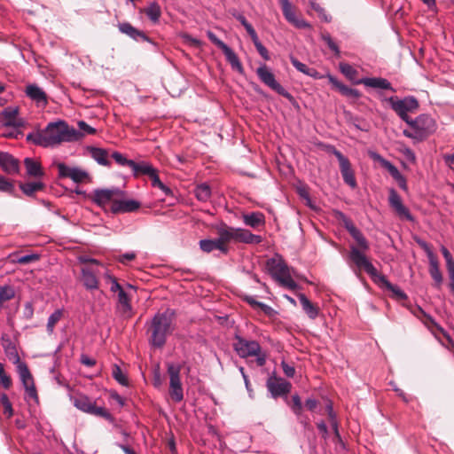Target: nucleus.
<instances>
[{"instance_id":"13d9d810","label":"nucleus","mask_w":454,"mask_h":454,"mask_svg":"<svg viewBox=\"0 0 454 454\" xmlns=\"http://www.w3.org/2000/svg\"><path fill=\"white\" fill-rule=\"evenodd\" d=\"M0 401L4 406V412L7 416V418H11L13 415V409L12 403L10 402L8 395L6 394H2L0 396Z\"/></svg>"},{"instance_id":"393cba45","label":"nucleus","mask_w":454,"mask_h":454,"mask_svg":"<svg viewBox=\"0 0 454 454\" xmlns=\"http://www.w3.org/2000/svg\"><path fill=\"white\" fill-rule=\"evenodd\" d=\"M81 279L83 286L88 290H97L98 288V279L95 271L90 268H82L81 272Z\"/></svg>"},{"instance_id":"473e14b6","label":"nucleus","mask_w":454,"mask_h":454,"mask_svg":"<svg viewBox=\"0 0 454 454\" xmlns=\"http://www.w3.org/2000/svg\"><path fill=\"white\" fill-rule=\"evenodd\" d=\"M74 405L80 411L90 413L95 401H92L85 395H77L72 397Z\"/></svg>"},{"instance_id":"f03ea898","label":"nucleus","mask_w":454,"mask_h":454,"mask_svg":"<svg viewBox=\"0 0 454 454\" xmlns=\"http://www.w3.org/2000/svg\"><path fill=\"white\" fill-rule=\"evenodd\" d=\"M175 316L174 309H166L153 317L148 329L149 342L153 347L160 348L166 344L168 337L175 331Z\"/></svg>"},{"instance_id":"412c9836","label":"nucleus","mask_w":454,"mask_h":454,"mask_svg":"<svg viewBox=\"0 0 454 454\" xmlns=\"http://www.w3.org/2000/svg\"><path fill=\"white\" fill-rule=\"evenodd\" d=\"M140 206L141 204L137 200H123V197H119L110 210L114 214L130 213L139 209Z\"/></svg>"},{"instance_id":"dca6fc26","label":"nucleus","mask_w":454,"mask_h":454,"mask_svg":"<svg viewBox=\"0 0 454 454\" xmlns=\"http://www.w3.org/2000/svg\"><path fill=\"white\" fill-rule=\"evenodd\" d=\"M388 203L390 207L400 218L410 222L414 221V217L410 210L403 205L401 196L393 188L389 190Z\"/></svg>"},{"instance_id":"a19ab883","label":"nucleus","mask_w":454,"mask_h":454,"mask_svg":"<svg viewBox=\"0 0 454 454\" xmlns=\"http://www.w3.org/2000/svg\"><path fill=\"white\" fill-rule=\"evenodd\" d=\"M211 188L207 183L198 184L194 190L195 197L198 200L206 202L211 197Z\"/></svg>"},{"instance_id":"6e6552de","label":"nucleus","mask_w":454,"mask_h":454,"mask_svg":"<svg viewBox=\"0 0 454 454\" xmlns=\"http://www.w3.org/2000/svg\"><path fill=\"white\" fill-rule=\"evenodd\" d=\"M324 148L328 153H333L338 159L344 183L350 188L355 189L357 186V183L349 160L332 145H325Z\"/></svg>"},{"instance_id":"de8ad7c7","label":"nucleus","mask_w":454,"mask_h":454,"mask_svg":"<svg viewBox=\"0 0 454 454\" xmlns=\"http://www.w3.org/2000/svg\"><path fill=\"white\" fill-rule=\"evenodd\" d=\"M89 414L104 418L105 419L111 423L114 422V418L113 417V415L106 408L97 407L96 403H94L92 409L90 410V412Z\"/></svg>"},{"instance_id":"1a4fd4ad","label":"nucleus","mask_w":454,"mask_h":454,"mask_svg":"<svg viewBox=\"0 0 454 454\" xmlns=\"http://www.w3.org/2000/svg\"><path fill=\"white\" fill-rule=\"evenodd\" d=\"M387 101L389 102L391 108L406 123L411 119L408 114L415 112L419 106V101L413 96H408L402 99H399L396 97H390Z\"/></svg>"},{"instance_id":"603ef678","label":"nucleus","mask_w":454,"mask_h":454,"mask_svg":"<svg viewBox=\"0 0 454 454\" xmlns=\"http://www.w3.org/2000/svg\"><path fill=\"white\" fill-rule=\"evenodd\" d=\"M112 374H113L114 379L121 385H122V386L129 385V380H128L127 376L122 372L121 369L117 364L114 365Z\"/></svg>"},{"instance_id":"b1692460","label":"nucleus","mask_w":454,"mask_h":454,"mask_svg":"<svg viewBox=\"0 0 454 454\" xmlns=\"http://www.w3.org/2000/svg\"><path fill=\"white\" fill-rule=\"evenodd\" d=\"M199 245L200 248L205 253H211L214 250H219L224 254L229 253L228 246H223L218 238L215 239H201L200 240Z\"/></svg>"},{"instance_id":"09e8293b","label":"nucleus","mask_w":454,"mask_h":454,"mask_svg":"<svg viewBox=\"0 0 454 454\" xmlns=\"http://www.w3.org/2000/svg\"><path fill=\"white\" fill-rule=\"evenodd\" d=\"M12 386L11 376L5 372L4 364L0 362V387L8 390Z\"/></svg>"},{"instance_id":"37998d69","label":"nucleus","mask_w":454,"mask_h":454,"mask_svg":"<svg viewBox=\"0 0 454 454\" xmlns=\"http://www.w3.org/2000/svg\"><path fill=\"white\" fill-rule=\"evenodd\" d=\"M326 412L328 414L329 422L331 424V427L334 432V434L336 437L340 438V433H339V423L337 420L336 413L333 411V403L329 402L326 405Z\"/></svg>"},{"instance_id":"bf43d9fd","label":"nucleus","mask_w":454,"mask_h":454,"mask_svg":"<svg viewBox=\"0 0 454 454\" xmlns=\"http://www.w3.org/2000/svg\"><path fill=\"white\" fill-rule=\"evenodd\" d=\"M14 185L6 177L0 175V192L12 194L14 192Z\"/></svg>"},{"instance_id":"4d7b16f0","label":"nucleus","mask_w":454,"mask_h":454,"mask_svg":"<svg viewBox=\"0 0 454 454\" xmlns=\"http://www.w3.org/2000/svg\"><path fill=\"white\" fill-rule=\"evenodd\" d=\"M340 70L346 77L350 80L354 79L357 74V71L348 63H340Z\"/></svg>"},{"instance_id":"49530a36","label":"nucleus","mask_w":454,"mask_h":454,"mask_svg":"<svg viewBox=\"0 0 454 454\" xmlns=\"http://www.w3.org/2000/svg\"><path fill=\"white\" fill-rule=\"evenodd\" d=\"M291 63L293 66L301 73L305 74L309 76L315 77L317 74V71L315 69L308 67L305 64L299 61L294 57L290 58Z\"/></svg>"},{"instance_id":"ea45409f","label":"nucleus","mask_w":454,"mask_h":454,"mask_svg":"<svg viewBox=\"0 0 454 454\" xmlns=\"http://www.w3.org/2000/svg\"><path fill=\"white\" fill-rule=\"evenodd\" d=\"M20 188L24 194L27 196H33L36 192L42 191L44 188V184L43 182H29L25 184H20Z\"/></svg>"},{"instance_id":"69168bd1","label":"nucleus","mask_w":454,"mask_h":454,"mask_svg":"<svg viewBox=\"0 0 454 454\" xmlns=\"http://www.w3.org/2000/svg\"><path fill=\"white\" fill-rule=\"evenodd\" d=\"M137 257V254L135 252H127L121 254H119L115 257V260L121 264H128L129 262L135 260Z\"/></svg>"},{"instance_id":"f3484780","label":"nucleus","mask_w":454,"mask_h":454,"mask_svg":"<svg viewBox=\"0 0 454 454\" xmlns=\"http://www.w3.org/2000/svg\"><path fill=\"white\" fill-rule=\"evenodd\" d=\"M281 4L283 15L286 20L298 28H307L310 25L302 19H298L294 12V7L289 0H279Z\"/></svg>"},{"instance_id":"a878e982","label":"nucleus","mask_w":454,"mask_h":454,"mask_svg":"<svg viewBox=\"0 0 454 454\" xmlns=\"http://www.w3.org/2000/svg\"><path fill=\"white\" fill-rule=\"evenodd\" d=\"M236 232V242L245 244H260L262 241V238L260 235L253 234L247 229L237 228Z\"/></svg>"},{"instance_id":"aec40b11","label":"nucleus","mask_w":454,"mask_h":454,"mask_svg":"<svg viewBox=\"0 0 454 454\" xmlns=\"http://www.w3.org/2000/svg\"><path fill=\"white\" fill-rule=\"evenodd\" d=\"M2 347L7 358L13 364H17L20 360L16 343L11 339L7 333H3L1 336Z\"/></svg>"},{"instance_id":"680f3d73","label":"nucleus","mask_w":454,"mask_h":454,"mask_svg":"<svg viewBox=\"0 0 454 454\" xmlns=\"http://www.w3.org/2000/svg\"><path fill=\"white\" fill-rule=\"evenodd\" d=\"M441 252L446 262V269L447 271H450V270H454V259L450 254V252L447 249L446 247H441Z\"/></svg>"},{"instance_id":"c85d7f7f","label":"nucleus","mask_w":454,"mask_h":454,"mask_svg":"<svg viewBox=\"0 0 454 454\" xmlns=\"http://www.w3.org/2000/svg\"><path fill=\"white\" fill-rule=\"evenodd\" d=\"M243 223L251 228L256 229L265 224V216L262 212H252L242 215Z\"/></svg>"},{"instance_id":"7ed1b4c3","label":"nucleus","mask_w":454,"mask_h":454,"mask_svg":"<svg viewBox=\"0 0 454 454\" xmlns=\"http://www.w3.org/2000/svg\"><path fill=\"white\" fill-rule=\"evenodd\" d=\"M349 258L356 267L364 270L378 286L386 287L400 300L407 299L406 294L397 286L391 284L384 275L380 274L366 255L360 252L356 247L352 246L350 247Z\"/></svg>"},{"instance_id":"c03bdc74","label":"nucleus","mask_w":454,"mask_h":454,"mask_svg":"<svg viewBox=\"0 0 454 454\" xmlns=\"http://www.w3.org/2000/svg\"><path fill=\"white\" fill-rule=\"evenodd\" d=\"M349 234L352 236V238L356 240L357 245L360 247V248L363 250L362 253L364 254V251H366L369 249V243L365 237L363 235L360 230H358L356 227L353 229ZM361 252V250H359Z\"/></svg>"},{"instance_id":"e433bc0d","label":"nucleus","mask_w":454,"mask_h":454,"mask_svg":"<svg viewBox=\"0 0 454 454\" xmlns=\"http://www.w3.org/2000/svg\"><path fill=\"white\" fill-rule=\"evenodd\" d=\"M90 156L102 166H110V161L107 159V151L98 147H89L88 148Z\"/></svg>"},{"instance_id":"0e129e2a","label":"nucleus","mask_w":454,"mask_h":454,"mask_svg":"<svg viewBox=\"0 0 454 454\" xmlns=\"http://www.w3.org/2000/svg\"><path fill=\"white\" fill-rule=\"evenodd\" d=\"M292 405H291V409L293 411V412L300 417L301 415V411H302V403H301V398L298 395H294L292 396Z\"/></svg>"},{"instance_id":"423d86ee","label":"nucleus","mask_w":454,"mask_h":454,"mask_svg":"<svg viewBox=\"0 0 454 454\" xmlns=\"http://www.w3.org/2000/svg\"><path fill=\"white\" fill-rule=\"evenodd\" d=\"M233 348L241 358L254 356L258 366H263L266 364V354L256 340H248L236 335Z\"/></svg>"},{"instance_id":"6e6d98bb","label":"nucleus","mask_w":454,"mask_h":454,"mask_svg":"<svg viewBox=\"0 0 454 454\" xmlns=\"http://www.w3.org/2000/svg\"><path fill=\"white\" fill-rule=\"evenodd\" d=\"M322 40L328 45V47L334 52L336 56H340V48L338 44L333 40L332 36L328 33L321 35Z\"/></svg>"},{"instance_id":"c756f323","label":"nucleus","mask_w":454,"mask_h":454,"mask_svg":"<svg viewBox=\"0 0 454 454\" xmlns=\"http://www.w3.org/2000/svg\"><path fill=\"white\" fill-rule=\"evenodd\" d=\"M297 296L307 316L310 319H316L319 314V308L312 303L304 294H298Z\"/></svg>"},{"instance_id":"79ce46f5","label":"nucleus","mask_w":454,"mask_h":454,"mask_svg":"<svg viewBox=\"0 0 454 454\" xmlns=\"http://www.w3.org/2000/svg\"><path fill=\"white\" fill-rule=\"evenodd\" d=\"M149 178L151 179V183H152V186L153 187H156V188H159L160 190L162 191V192L166 195V196H169V195H172L173 192H172V190L167 186L166 184H164L160 177H159V175H158V170L155 168V170L150 175Z\"/></svg>"},{"instance_id":"39448f33","label":"nucleus","mask_w":454,"mask_h":454,"mask_svg":"<svg viewBox=\"0 0 454 454\" xmlns=\"http://www.w3.org/2000/svg\"><path fill=\"white\" fill-rule=\"evenodd\" d=\"M105 278L110 284V291L117 294L116 314L123 320L130 319L134 316L131 297L127 293L125 287L119 284L115 277L106 273Z\"/></svg>"},{"instance_id":"0eeeda50","label":"nucleus","mask_w":454,"mask_h":454,"mask_svg":"<svg viewBox=\"0 0 454 454\" xmlns=\"http://www.w3.org/2000/svg\"><path fill=\"white\" fill-rule=\"evenodd\" d=\"M267 268L271 277L284 287L290 290L298 288L297 283L291 276L289 267L282 258H271L268 260Z\"/></svg>"},{"instance_id":"2f4dec72","label":"nucleus","mask_w":454,"mask_h":454,"mask_svg":"<svg viewBox=\"0 0 454 454\" xmlns=\"http://www.w3.org/2000/svg\"><path fill=\"white\" fill-rule=\"evenodd\" d=\"M223 54L225 55V58L227 61L230 63L231 68L233 70H236L240 74H244V67L238 57V55L233 51L232 49H231L229 46H226L223 50Z\"/></svg>"},{"instance_id":"774afa93","label":"nucleus","mask_w":454,"mask_h":454,"mask_svg":"<svg viewBox=\"0 0 454 454\" xmlns=\"http://www.w3.org/2000/svg\"><path fill=\"white\" fill-rule=\"evenodd\" d=\"M207 35L208 39L213 43L215 45H216L218 48H220L222 51L228 46L225 43H223L222 40H220L213 32L207 31Z\"/></svg>"},{"instance_id":"2eb2a0df","label":"nucleus","mask_w":454,"mask_h":454,"mask_svg":"<svg viewBox=\"0 0 454 454\" xmlns=\"http://www.w3.org/2000/svg\"><path fill=\"white\" fill-rule=\"evenodd\" d=\"M59 178H70L74 183H82L89 179V174L76 167H69L65 163L59 162L57 164Z\"/></svg>"},{"instance_id":"5fc2aeb1","label":"nucleus","mask_w":454,"mask_h":454,"mask_svg":"<svg viewBox=\"0 0 454 454\" xmlns=\"http://www.w3.org/2000/svg\"><path fill=\"white\" fill-rule=\"evenodd\" d=\"M232 15L242 24V26L245 27V29L247 30V32L250 35V37L253 35L256 34L253 26L247 20V19L245 18V16L243 14L235 12H233Z\"/></svg>"},{"instance_id":"6ab92c4d","label":"nucleus","mask_w":454,"mask_h":454,"mask_svg":"<svg viewBox=\"0 0 454 454\" xmlns=\"http://www.w3.org/2000/svg\"><path fill=\"white\" fill-rule=\"evenodd\" d=\"M267 388L272 397L277 398L288 394L291 390V384L282 379L270 378L267 380Z\"/></svg>"},{"instance_id":"4be33fe9","label":"nucleus","mask_w":454,"mask_h":454,"mask_svg":"<svg viewBox=\"0 0 454 454\" xmlns=\"http://www.w3.org/2000/svg\"><path fill=\"white\" fill-rule=\"evenodd\" d=\"M0 168L8 175L20 172V161L12 154L0 152Z\"/></svg>"},{"instance_id":"f8f14e48","label":"nucleus","mask_w":454,"mask_h":454,"mask_svg":"<svg viewBox=\"0 0 454 454\" xmlns=\"http://www.w3.org/2000/svg\"><path fill=\"white\" fill-rule=\"evenodd\" d=\"M256 74L260 81L272 90L276 91L288 100H292L294 98L293 96L279 82H277L274 74L265 64H262L256 69Z\"/></svg>"},{"instance_id":"a211bd4d","label":"nucleus","mask_w":454,"mask_h":454,"mask_svg":"<svg viewBox=\"0 0 454 454\" xmlns=\"http://www.w3.org/2000/svg\"><path fill=\"white\" fill-rule=\"evenodd\" d=\"M25 93L38 107H45L48 105L47 94L37 84L32 83L27 85Z\"/></svg>"},{"instance_id":"e2e57ef3","label":"nucleus","mask_w":454,"mask_h":454,"mask_svg":"<svg viewBox=\"0 0 454 454\" xmlns=\"http://www.w3.org/2000/svg\"><path fill=\"white\" fill-rule=\"evenodd\" d=\"M310 5H311V8L317 12L319 18L325 21V22H329L331 21V17H329L327 14H326V12L325 10L320 6L319 4L314 2V1H311L310 2Z\"/></svg>"},{"instance_id":"9b49d317","label":"nucleus","mask_w":454,"mask_h":454,"mask_svg":"<svg viewBox=\"0 0 454 454\" xmlns=\"http://www.w3.org/2000/svg\"><path fill=\"white\" fill-rule=\"evenodd\" d=\"M181 365L168 364L167 372L169 376V395L175 403H180L184 399V389L181 382Z\"/></svg>"},{"instance_id":"5701e85b","label":"nucleus","mask_w":454,"mask_h":454,"mask_svg":"<svg viewBox=\"0 0 454 454\" xmlns=\"http://www.w3.org/2000/svg\"><path fill=\"white\" fill-rule=\"evenodd\" d=\"M237 228L228 226L226 223H221L216 226L218 239L223 246H227L231 241L236 242Z\"/></svg>"},{"instance_id":"052dcab7","label":"nucleus","mask_w":454,"mask_h":454,"mask_svg":"<svg viewBox=\"0 0 454 454\" xmlns=\"http://www.w3.org/2000/svg\"><path fill=\"white\" fill-rule=\"evenodd\" d=\"M112 158L115 160V162L121 166H128L131 168V165L134 164V160H128L123 154L119 152H114L112 153Z\"/></svg>"},{"instance_id":"8fccbe9b","label":"nucleus","mask_w":454,"mask_h":454,"mask_svg":"<svg viewBox=\"0 0 454 454\" xmlns=\"http://www.w3.org/2000/svg\"><path fill=\"white\" fill-rule=\"evenodd\" d=\"M15 296V291L11 286H0V306Z\"/></svg>"},{"instance_id":"c9c22d12","label":"nucleus","mask_w":454,"mask_h":454,"mask_svg":"<svg viewBox=\"0 0 454 454\" xmlns=\"http://www.w3.org/2000/svg\"><path fill=\"white\" fill-rule=\"evenodd\" d=\"M330 82L343 95L354 98H357L360 93L357 90L348 87L342 82H339L335 77L329 76Z\"/></svg>"},{"instance_id":"4c0bfd02","label":"nucleus","mask_w":454,"mask_h":454,"mask_svg":"<svg viewBox=\"0 0 454 454\" xmlns=\"http://www.w3.org/2000/svg\"><path fill=\"white\" fill-rule=\"evenodd\" d=\"M130 168L133 170L134 176L146 175L150 176V175L155 170V168L146 161H134V164L131 165Z\"/></svg>"},{"instance_id":"72a5a7b5","label":"nucleus","mask_w":454,"mask_h":454,"mask_svg":"<svg viewBox=\"0 0 454 454\" xmlns=\"http://www.w3.org/2000/svg\"><path fill=\"white\" fill-rule=\"evenodd\" d=\"M370 155L373 160L380 162V165L389 172V174L395 180L397 179L402 175L398 168L394 164H392L389 160L384 159L379 153H371Z\"/></svg>"},{"instance_id":"58836bf2","label":"nucleus","mask_w":454,"mask_h":454,"mask_svg":"<svg viewBox=\"0 0 454 454\" xmlns=\"http://www.w3.org/2000/svg\"><path fill=\"white\" fill-rule=\"evenodd\" d=\"M145 15L153 23H158L161 16V9L158 3L153 2L144 10Z\"/></svg>"},{"instance_id":"f704fd0d","label":"nucleus","mask_w":454,"mask_h":454,"mask_svg":"<svg viewBox=\"0 0 454 454\" xmlns=\"http://www.w3.org/2000/svg\"><path fill=\"white\" fill-rule=\"evenodd\" d=\"M361 83L371 88H379L395 91L391 83L387 79L381 77L364 78L361 81Z\"/></svg>"},{"instance_id":"f257e3e1","label":"nucleus","mask_w":454,"mask_h":454,"mask_svg":"<svg viewBox=\"0 0 454 454\" xmlns=\"http://www.w3.org/2000/svg\"><path fill=\"white\" fill-rule=\"evenodd\" d=\"M27 140L43 147H54L62 143L81 140V134L65 121L49 122L47 126L36 132L29 133Z\"/></svg>"},{"instance_id":"4468645a","label":"nucleus","mask_w":454,"mask_h":454,"mask_svg":"<svg viewBox=\"0 0 454 454\" xmlns=\"http://www.w3.org/2000/svg\"><path fill=\"white\" fill-rule=\"evenodd\" d=\"M425 250L428 262H429V274L434 281V286L439 288L443 281L442 274L440 270L439 261L436 254L432 251L429 246L426 242L419 243Z\"/></svg>"},{"instance_id":"3c124183","label":"nucleus","mask_w":454,"mask_h":454,"mask_svg":"<svg viewBox=\"0 0 454 454\" xmlns=\"http://www.w3.org/2000/svg\"><path fill=\"white\" fill-rule=\"evenodd\" d=\"M251 39L257 50V51L259 52V54L261 55V57L264 59V60H269L270 59V54H269V51L268 50L266 49V47H264L262 45V43L260 42L259 38H258V35L257 34L255 35H253L251 36Z\"/></svg>"},{"instance_id":"20e7f679","label":"nucleus","mask_w":454,"mask_h":454,"mask_svg":"<svg viewBox=\"0 0 454 454\" xmlns=\"http://www.w3.org/2000/svg\"><path fill=\"white\" fill-rule=\"evenodd\" d=\"M411 129H404L403 134L416 142L426 140L436 131L435 120L429 114H422L407 122Z\"/></svg>"},{"instance_id":"a18cd8bd","label":"nucleus","mask_w":454,"mask_h":454,"mask_svg":"<svg viewBox=\"0 0 454 454\" xmlns=\"http://www.w3.org/2000/svg\"><path fill=\"white\" fill-rule=\"evenodd\" d=\"M63 309H56L48 318L47 322V332L52 333L54 332L55 325L63 317Z\"/></svg>"},{"instance_id":"ddd939ff","label":"nucleus","mask_w":454,"mask_h":454,"mask_svg":"<svg viewBox=\"0 0 454 454\" xmlns=\"http://www.w3.org/2000/svg\"><path fill=\"white\" fill-rule=\"evenodd\" d=\"M124 192L119 188L97 189L93 192L92 200L101 207L113 206L119 197H123Z\"/></svg>"},{"instance_id":"864d4df0","label":"nucleus","mask_w":454,"mask_h":454,"mask_svg":"<svg viewBox=\"0 0 454 454\" xmlns=\"http://www.w3.org/2000/svg\"><path fill=\"white\" fill-rule=\"evenodd\" d=\"M77 126L79 128V130H77V132L81 134V139L84 137L86 135H94L97 132L96 129L90 126L84 121H79L77 122Z\"/></svg>"},{"instance_id":"9d476101","label":"nucleus","mask_w":454,"mask_h":454,"mask_svg":"<svg viewBox=\"0 0 454 454\" xmlns=\"http://www.w3.org/2000/svg\"><path fill=\"white\" fill-rule=\"evenodd\" d=\"M16 365V372L24 387L26 395L35 403H39V396L35 384L34 377L26 362H20Z\"/></svg>"},{"instance_id":"338daca9","label":"nucleus","mask_w":454,"mask_h":454,"mask_svg":"<svg viewBox=\"0 0 454 454\" xmlns=\"http://www.w3.org/2000/svg\"><path fill=\"white\" fill-rule=\"evenodd\" d=\"M39 260V255L36 254H26L17 258L14 262L19 264H27Z\"/></svg>"},{"instance_id":"cd10ccee","label":"nucleus","mask_w":454,"mask_h":454,"mask_svg":"<svg viewBox=\"0 0 454 454\" xmlns=\"http://www.w3.org/2000/svg\"><path fill=\"white\" fill-rule=\"evenodd\" d=\"M119 30L122 33L129 36L130 38L134 40H143L147 41L148 37L145 35V34L143 31H140L134 27L129 22H123L120 23L118 25Z\"/></svg>"},{"instance_id":"7c9ffc66","label":"nucleus","mask_w":454,"mask_h":454,"mask_svg":"<svg viewBox=\"0 0 454 454\" xmlns=\"http://www.w3.org/2000/svg\"><path fill=\"white\" fill-rule=\"evenodd\" d=\"M27 174L32 177H42L44 175L42 165L39 161L32 159L26 158L24 160Z\"/></svg>"},{"instance_id":"bb28decb","label":"nucleus","mask_w":454,"mask_h":454,"mask_svg":"<svg viewBox=\"0 0 454 454\" xmlns=\"http://www.w3.org/2000/svg\"><path fill=\"white\" fill-rule=\"evenodd\" d=\"M18 108L7 107L3 113V121L5 126L9 127H20L22 125V121L18 119Z\"/></svg>"}]
</instances>
